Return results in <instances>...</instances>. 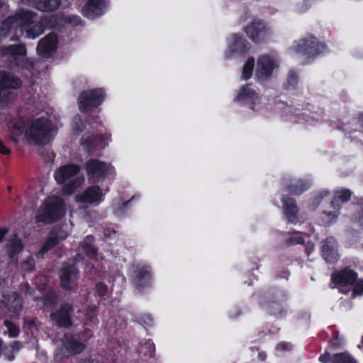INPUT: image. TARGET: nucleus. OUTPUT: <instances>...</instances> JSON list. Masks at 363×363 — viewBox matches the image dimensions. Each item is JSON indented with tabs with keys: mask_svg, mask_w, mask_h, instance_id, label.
<instances>
[{
	"mask_svg": "<svg viewBox=\"0 0 363 363\" xmlns=\"http://www.w3.org/2000/svg\"><path fill=\"white\" fill-rule=\"evenodd\" d=\"M44 28L37 15L28 10H21L16 15L6 18L0 28V41L9 39L18 40L26 33V37L35 39L43 34Z\"/></svg>",
	"mask_w": 363,
	"mask_h": 363,
	"instance_id": "1",
	"label": "nucleus"
},
{
	"mask_svg": "<svg viewBox=\"0 0 363 363\" xmlns=\"http://www.w3.org/2000/svg\"><path fill=\"white\" fill-rule=\"evenodd\" d=\"M13 130L18 134L25 133L28 143L35 145H45L57 133V128L45 116L33 118L26 123H16Z\"/></svg>",
	"mask_w": 363,
	"mask_h": 363,
	"instance_id": "2",
	"label": "nucleus"
},
{
	"mask_svg": "<svg viewBox=\"0 0 363 363\" xmlns=\"http://www.w3.org/2000/svg\"><path fill=\"white\" fill-rule=\"evenodd\" d=\"M65 213L64 202L58 197L47 199L36 215L37 222L52 223L61 218Z\"/></svg>",
	"mask_w": 363,
	"mask_h": 363,
	"instance_id": "3",
	"label": "nucleus"
},
{
	"mask_svg": "<svg viewBox=\"0 0 363 363\" xmlns=\"http://www.w3.org/2000/svg\"><path fill=\"white\" fill-rule=\"evenodd\" d=\"M21 86L20 79L13 74L0 72V107L6 106L13 99L12 90Z\"/></svg>",
	"mask_w": 363,
	"mask_h": 363,
	"instance_id": "4",
	"label": "nucleus"
},
{
	"mask_svg": "<svg viewBox=\"0 0 363 363\" xmlns=\"http://www.w3.org/2000/svg\"><path fill=\"white\" fill-rule=\"evenodd\" d=\"M277 67L278 61L275 57L263 55L257 59L255 77L259 80H265L272 75Z\"/></svg>",
	"mask_w": 363,
	"mask_h": 363,
	"instance_id": "5",
	"label": "nucleus"
},
{
	"mask_svg": "<svg viewBox=\"0 0 363 363\" xmlns=\"http://www.w3.org/2000/svg\"><path fill=\"white\" fill-rule=\"evenodd\" d=\"M333 283L337 285L340 292L346 294L350 290V286L354 283L357 279V274L349 269L337 271L333 273Z\"/></svg>",
	"mask_w": 363,
	"mask_h": 363,
	"instance_id": "6",
	"label": "nucleus"
},
{
	"mask_svg": "<svg viewBox=\"0 0 363 363\" xmlns=\"http://www.w3.org/2000/svg\"><path fill=\"white\" fill-rule=\"evenodd\" d=\"M104 94L101 89L82 92L79 97V107L82 111H88L93 107L100 105L104 99Z\"/></svg>",
	"mask_w": 363,
	"mask_h": 363,
	"instance_id": "7",
	"label": "nucleus"
},
{
	"mask_svg": "<svg viewBox=\"0 0 363 363\" xmlns=\"http://www.w3.org/2000/svg\"><path fill=\"white\" fill-rule=\"evenodd\" d=\"M350 197L351 192L348 189H343L335 193V196L330 203L331 208L333 210L331 211H324V214L325 215L326 220L328 223L332 222L337 218L341 203L349 201Z\"/></svg>",
	"mask_w": 363,
	"mask_h": 363,
	"instance_id": "8",
	"label": "nucleus"
},
{
	"mask_svg": "<svg viewBox=\"0 0 363 363\" xmlns=\"http://www.w3.org/2000/svg\"><path fill=\"white\" fill-rule=\"evenodd\" d=\"M86 168L89 179L91 180L93 182L99 181L107 173L112 171L110 166L102 162L94 160H89L86 164Z\"/></svg>",
	"mask_w": 363,
	"mask_h": 363,
	"instance_id": "9",
	"label": "nucleus"
},
{
	"mask_svg": "<svg viewBox=\"0 0 363 363\" xmlns=\"http://www.w3.org/2000/svg\"><path fill=\"white\" fill-rule=\"evenodd\" d=\"M78 271L74 265L63 266L60 271V278L62 286L69 290L77 284Z\"/></svg>",
	"mask_w": 363,
	"mask_h": 363,
	"instance_id": "10",
	"label": "nucleus"
},
{
	"mask_svg": "<svg viewBox=\"0 0 363 363\" xmlns=\"http://www.w3.org/2000/svg\"><path fill=\"white\" fill-rule=\"evenodd\" d=\"M57 35L54 33H50L38 42L37 51L42 57H50L57 49Z\"/></svg>",
	"mask_w": 363,
	"mask_h": 363,
	"instance_id": "11",
	"label": "nucleus"
},
{
	"mask_svg": "<svg viewBox=\"0 0 363 363\" xmlns=\"http://www.w3.org/2000/svg\"><path fill=\"white\" fill-rule=\"evenodd\" d=\"M103 194L99 186H91L87 188L84 192L79 194L76 196L78 202L98 205L102 201Z\"/></svg>",
	"mask_w": 363,
	"mask_h": 363,
	"instance_id": "12",
	"label": "nucleus"
},
{
	"mask_svg": "<svg viewBox=\"0 0 363 363\" xmlns=\"http://www.w3.org/2000/svg\"><path fill=\"white\" fill-rule=\"evenodd\" d=\"M296 52L306 55L308 58L315 56L320 52L319 43L313 38L309 40H303L297 45Z\"/></svg>",
	"mask_w": 363,
	"mask_h": 363,
	"instance_id": "13",
	"label": "nucleus"
},
{
	"mask_svg": "<svg viewBox=\"0 0 363 363\" xmlns=\"http://www.w3.org/2000/svg\"><path fill=\"white\" fill-rule=\"evenodd\" d=\"M106 7L105 0H89L82 9L83 14L89 18H94L102 14Z\"/></svg>",
	"mask_w": 363,
	"mask_h": 363,
	"instance_id": "14",
	"label": "nucleus"
},
{
	"mask_svg": "<svg viewBox=\"0 0 363 363\" xmlns=\"http://www.w3.org/2000/svg\"><path fill=\"white\" fill-rule=\"evenodd\" d=\"M72 308L68 304L61 306L60 311L50 315L51 320L60 327H68L71 325L70 313Z\"/></svg>",
	"mask_w": 363,
	"mask_h": 363,
	"instance_id": "15",
	"label": "nucleus"
},
{
	"mask_svg": "<svg viewBox=\"0 0 363 363\" xmlns=\"http://www.w3.org/2000/svg\"><path fill=\"white\" fill-rule=\"evenodd\" d=\"M62 347L65 350V355L69 356L82 352L85 345L78 342L72 335L65 334L62 339Z\"/></svg>",
	"mask_w": 363,
	"mask_h": 363,
	"instance_id": "16",
	"label": "nucleus"
},
{
	"mask_svg": "<svg viewBox=\"0 0 363 363\" xmlns=\"http://www.w3.org/2000/svg\"><path fill=\"white\" fill-rule=\"evenodd\" d=\"M80 167L74 164L64 165L58 168L55 173V179L59 184H64L72 177L77 174Z\"/></svg>",
	"mask_w": 363,
	"mask_h": 363,
	"instance_id": "17",
	"label": "nucleus"
},
{
	"mask_svg": "<svg viewBox=\"0 0 363 363\" xmlns=\"http://www.w3.org/2000/svg\"><path fill=\"white\" fill-rule=\"evenodd\" d=\"M282 208L284 214L289 222L296 223L298 221V210L294 199H284Z\"/></svg>",
	"mask_w": 363,
	"mask_h": 363,
	"instance_id": "18",
	"label": "nucleus"
},
{
	"mask_svg": "<svg viewBox=\"0 0 363 363\" xmlns=\"http://www.w3.org/2000/svg\"><path fill=\"white\" fill-rule=\"evenodd\" d=\"M323 256L328 262H333L337 258L336 242L333 238H328L322 247Z\"/></svg>",
	"mask_w": 363,
	"mask_h": 363,
	"instance_id": "19",
	"label": "nucleus"
},
{
	"mask_svg": "<svg viewBox=\"0 0 363 363\" xmlns=\"http://www.w3.org/2000/svg\"><path fill=\"white\" fill-rule=\"evenodd\" d=\"M26 52V48L23 44L8 45L1 48L3 55L13 60L25 56Z\"/></svg>",
	"mask_w": 363,
	"mask_h": 363,
	"instance_id": "20",
	"label": "nucleus"
},
{
	"mask_svg": "<svg viewBox=\"0 0 363 363\" xmlns=\"http://www.w3.org/2000/svg\"><path fill=\"white\" fill-rule=\"evenodd\" d=\"M266 28L260 21L252 22L245 28V33L253 41L259 40L263 37Z\"/></svg>",
	"mask_w": 363,
	"mask_h": 363,
	"instance_id": "21",
	"label": "nucleus"
},
{
	"mask_svg": "<svg viewBox=\"0 0 363 363\" xmlns=\"http://www.w3.org/2000/svg\"><path fill=\"white\" fill-rule=\"evenodd\" d=\"M66 237V234L61 231L52 232L50 233L48 240L39 251V255H43L49 250L57 245L61 240H65Z\"/></svg>",
	"mask_w": 363,
	"mask_h": 363,
	"instance_id": "22",
	"label": "nucleus"
},
{
	"mask_svg": "<svg viewBox=\"0 0 363 363\" xmlns=\"http://www.w3.org/2000/svg\"><path fill=\"white\" fill-rule=\"evenodd\" d=\"M36 8L42 11H52L58 9L61 0H34Z\"/></svg>",
	"mask_w": 363,
	"mask_h": 363,
	"instance_id": "23",
	"label": "nucleus"
},
{
	"mask_svg": "<svg viewBox=\"0 0 363 363\" xmlns=\"http://www.w3.org/2000/svg\"><path fill=\"white\" fill-rule=\"evenodd\" d=\"M243 42L240 37L233 35L228 42V50L225 53L227 58L230 57L233 53L242 50L243 49Z\"/></svg>",
	"mask_w": 363,
	"mask_h": 363,
	"instance_id": "24",
	"label": "nucleus"
},
{
	"mask_svg": "<svg viewBox=\"0 0 363 363\" xmlns=\"http://www.w3.org/2000/svg\"><path fill=\"white\" fill-rule=\"evenodd\" d=\"M257 99L256 93L254 90L250 89L248 86H245L242 87L237 96L236 100L241 101V100H250V99Z\"/></svg>",
	"mask_w": 363,
	"mask_h": 363,
	"instance_id": "25",
	"label": "nucleus"
},
{
	"mask_svg": "<svg viewBox=\"0 0 363 363\" xmlns=\"http://www.w3.org/2000/svg\"><path fill=\"white\" fill-rule=\"evenodd\" d=\"M93 241L94 238L92 236H88L82 243V250L91 258L94 257L96 255V250L92 245Z\"/></svg>",
	"mask_w": 363,
	"mask_h": 363,
	"instance_id": "26",
	"label": "nucleus"
},
{
	"mask_svg": "<svg viewBox=\"0 0 363 363\" xmlns=\"http://www.w3.org/2000/svg\"><path fill=\"white\" fill-rule=\"evenodd\" d=\"M84 181L83 177H77L63 187V191L66 194H71L74 189L78 188Z\"/></svg>",
	"mask_w": 363,
	"mask_h": 363,
	"instance_id": "27",
	"label": "nucleus"
},
{
	"mask_svg": "<svg viewBox=\"0 0 363 363\" xmlns=\"http://www.w3.org/2000/svg\"><path fill=\"white\" fill-rule=\"evenodd\" d=\"M4 325L7 329L4 333L8 335L10 338H15L19 335L20 328L18 325L8 320H4Z\"/></svg>",
	"mask_w": 363,
	"mask_h": 363,
	"instance_id": "28",
	"label": "nucleus"
},
{
	"mask_svg": "<svg viewBox=\"0 0 363 363\" xmlns=\"http://www.w3.org/2000/svg\"><path fill=\"white\" fill-rule=\"evenodd\" d=\"M255 66V60L253 57H250L247 59L246 63L245 64L243 69H242V78L244 80H247L250 79L252 76V71Z\"/></svg>",
	"mask_w": 363,
	"mask_h": 363,
	"instance_id": "29",
	"label": "nucleus"
},
{
	"mask_svg": "<svg viewBox=\"0 0 363 363\" xmlns=\"http://www.w3.org/2000/svg\"><path fill=\"white\" fill-rule=\"evenodd\" d=\"M309 187V184L308 182H303L302 181H299L297 183L290 186L289 192L293 194H300L305 190H306Z\"/></svg>",
	"mask_w": 363,
	"mask_h": 363,
	"instance_id": "30",
	"label": "nucleus"
},
{
	"mask_svg": "<svg viewBox=\"0 0 363 363\" xmlns=\"http://www.w3.org/2000/svg\"><path fill=\"white\" fill-rule=\"evenodd\" d=\"M333 363H357L356 361L347 353L338 354L334 357Z\"/></svg>",
	"mask_w": 363,
	"mask_h": 363,
	"instance_id": "31",
	"label": "nucleus"
},
{
	"mask_svg": "<svg viewBox=\"0 0 363 363\" xmlns=\"http://www.w3.org/2000/svg\"><path fill=\"white\" fill-rule=\"evenodd\" d=\"M150 278V272L146 269H141L137 272L135 283L140 284L143 280L147 282Z\"/></svg>",
	"mask_w": 363,
	"mask_h": 363,
	"instance_id": "32",
	"label": "nucleus"
},
{
	"mask_svg": "<svg viewBox=\"0 0 363 363\" xmlns=\"http://www.w3.org/2000/svg\"><path fill=\"white\" fill-rule=\"evenodd\" d=\"M38 301L41 306L45 308H51L55 304V300L50 296L38 298Z\"/></svg>",
	"mask_w": 363,
	"mask_h": 363,
	"instance_id": "33",
	"label": "nucleus"
},
{
	"mask_svg": "<svg viewBox=\"0 0 363 363\" xmlns=\"http://www.w3.org/2000/svg\"><path fill=\"white\" fill-rule=\"evenodd\" d=\"M13 296L14 297V300H13V305L12 306V307L13 308V311L14 312H18L22 308L21 300L17 296V294L16 293L13 294Z\"/></svg>",
	"mask_w": 363,
	"mask_h": 363,
	"instance_id": "34",
	"label": "nucleus"
},
{
	"mask_svg": "<svg viewBox=\"0 0 363 363\" xmlns=\"http://www.w3.org/2000/svg\"><path fill=\"white\" fill-rule=\"evenodd\" d=\"M363 294V281H359L356 284L352 291V296H362Z\"/></svg>",
	"mask_w": 363,
	"mask_h": 363,
	"instance_id": "35",
	"label": "nucleus"
},
{
	"mask_svg": "<svg viewBox=\"0 0 363 363\" xmlns=\"http://www.w3.org/2000/svg\"><path fill=\"white\" fill-rule=\"evenodd\" d=\"M96 293L100 296H104L108 291V287L103 284H97L96 286Z\"/></svg>",
	"mask_w": 363,
	"mask_h": 363,
	"instance_id": "36",
	"label": "nucleus"
},
{
	"mask_svg": "<svg viewBox=\"0 0 363 363\" xmlns=\"http://www.w3.org/2000/svg\"><path fill=\"white\" fill-rule=\"evenodd\" d=\"M297 82H298V78H297L296 74L294 72H291L289 74V79H288L289 86L294 87L297 84Z\"/></svg>",
	"mask_w": 363,
	"mask_h": 363,
	"instance_id": "37",
	"label": "nucleus"
},
{
	"mask_svg": "<svg viewBox=\"0 0 363 363\" xmlns=\"http://www.w3.org/2000/svg\"><path fill=\"white\" fill-rule=\"evenodd\" d=\"M287 243L289 245H295V244H302L303 243V239L299 235L292 237L287 240Z\"/></svg>",
	"mask_w": 363,
	"mask_h": 363,
	"instance_id": "38",
	"label": "nucleus"
},
{
	"mask_svg": "<svg viewBox=\"0 0 363 363\" xmlns=\"http://www.w3.org/2000/svg\"><path fill=\"white\" fill-rule=\"evenodd\" d=\"M23 246L20 240H14L11 245V251L13 253L18 252L21 250Z\"/></svg>",
	"mask_w": 363,
	"mask_h": 363,
	"instance_id": "39",
	"label": "nucleus"
},
{
	"mask_svg": "<svg viewBox=\"0 0 363 363\" xmlns=\"http://www.w3.org/2000/svg\"><path fill=\"white\" fill-rule=\"evenodd\" d=\"M291 347V345L288 342H281L277 345V348L281 351H286L290 350Z\"/></svg>",
	"mask_w": 363,
	"mask_h": 363,
	"instance_id": "40",
	"label": "nucleus"
},
{
	"mask_svg": "<svg viewBox=\"0 0 363 363\" xmlns=\"http://www.w3.org/2000/svg\"><path fill=\"white\" fill-rule=\"evenodd\" d=\"M10 152V150L4 145L3 142L0 141V152L4 155H8Z\"/></svg>",
	"mask_w": 363,
	"mask_h": 363,
	"instance_id": "41",
	"label": "nucleus"
},
{
	"mask_svg": "<svg viewBox=\"0 0 363 363\" xmlns=\"http://www.w3.org/2000/svg\"><path fill=\"white\" fill-rule=\"evenodd\" d=\"M11 347L13 350L18 351L23 347V344L21 342L15 341L11 344Z\"/></svg>",
	"mask_w": 363,
	"mask_h": 363,
	"instance_id": "42",
	"label": "nucleus"
},
{
	"mask_svg": "<svg viewBox=\"0 0 363 363\" xmlns=\"http://www.w3.org/2000/svg\"><path fill=\"white\" fill-rule=\"evenodd\" d=\"M14 134L16 135H19L18 133H17L16 131L13 130V126L12 127V133L9 136V138L10 140L14 143L16 145H18V140L16 138V137L13 135Z\"/></svg>",
	"mask_w": 363,
	"mask_h": 363,
	"instance_id": "43",
	"label": "nucleus"
},
{
	"mask_svg": "<svg viewBox=\"0 0 363 363\" xmlns=\"http://www.w3.org/2000/svg\"><path fill=\"white\" fill-rule=\"evenodd\" d=\"M330 359L328 354L321 355L319 358L320 361L323 363H327Z\"/></svg>",
	"mask_w": 363,
	"mask_h": 363,
	"instance_id": "44",
	"label": "nucleus"
},
{
	"mask_svg": "<svg viewBox=\"0 0 363 363\" xmlns=\"http://www.w3.org/2000/svg\"><path fill=\"white\" fill-rule=\"evenodd\" d=\"M7 233L6 229H1L0 228V242L2 241L4 237Z\"/></svg>",
	"mask_w": 363,
	"mask_h": 363,
	"instance_id": "45",
	"label": "nucleus"
},
{
	"mask_svg": "<svg viewBox=\"0 0 363 363\" xmlns=\"http://www.w3.org/2000/svg\"><path fill=\"white\" fill-rule=\"evenodd\" d=\"M328 194L327 191H321L318 196V199H321L323 196Z\"/></svg>",
	"mask_w": 363,
	"mask_h": 363,
	"instance_id": "46",
	"label": "nucleus"
},
{
	"mask_svg": "<svg viewBox=\"0 0 363 363\" xmlns=\"http://www.w3.org/2000/svg\"><path fill=\"white\" fill-rule=\"evenodd\" d=\"M80 363H93V361L91 359H82Z\"/></svg>",
	"mask_w": 363,
	"mask_h": 363,
	"instance_id": "47",
	"label": "nucleus"
},
{
	"mask_svg": "<svg viewBox=\"0 0 363 363\" xmlns=\"http://www.w3.org/2000/svg\"><path fill=\"white\" fill-rule=\"evenodd\" d=\"M74 21L73 22V24L77 25L80 20L77 17H74Z\"/></svg>",
	"mask_w": 363,
	"mask_h": 363,
	"instance_id": "48",
	"label": "nucleus"
},
{
	"mask_svg": "<svg viewBox=\"0 0 363 363\" xmlns=\"http://www.w3.org/2000/svg\"><path fill=\"white\" fill-rule=\"evenodd\" d=\"M7 358L9 360L11 361L14 359V355L13 354H9L7 356Z\"/></svg>",
	"mask_w": 363,
	"mask_h": 363,
	"instance_id": "49",
	"label": "nucleus"
},
{
	"mask_svg": "<svg viewBox=\"0 0 363 363\" xmlns=\"http://www.w3.org/2000/svg\"><path fill=\"white\" fill-rule=\"evenodd\" d=\"M23 267L25 269H28V263H24L23 265Z\"/></svg>",
	"mask_w": 363,
	"mask_h": 363,
	"instance_id": "50",
	"label": "nucleus"
},
{
	"mask_svg": "<svg viewBox=\"0 0 363 363\" xmlns=\"http://www.w3.org/2000/svg\"><path fill=\"white\" fill-rule=\"evenodd\" d=\"M328 247H329L330 248H331V244H329V243H328Z\"/></svg>",
	"mask_w": 363,
	"mask_h": 363,
	"instance_id": "51",
	"label": "nucleus"
},
{
	"mask_svg": "<svg viewBox=\"0 0 363 363\" xmlns=\"http://www.w3.org/2000/svg\"><path fill=\"white\" fill-rule=\"evenodd\" d=\"M2 40L0 41V43L1 42Z\"/></svg>",
	"mask_w": 363,
	"mask_h": 363,
	"instance_id": "52",
	"label": "nucleus"
}]
</instances>
